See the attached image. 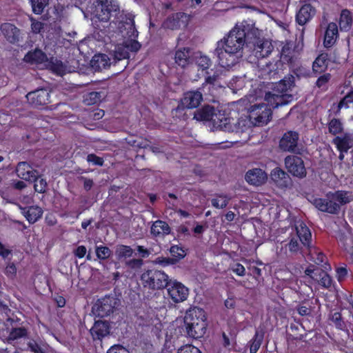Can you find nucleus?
Wrapping results in <instances>:
<instances>
[{
    "label": "nucleus",
    "mask_w": 353,
    "mask_h": 353,
    "mask_svg": "<svg viewBox=\"0 0 353 353\" xmlns=\"http://www.w3.org/2000/svg\"><path fill=\"white\" fill-rule=\"evenodd\" d=\"M48 57L46 54L39 48L28 52L23 60L30 64H40L46 63Z\"/></svg>",
    "instance_id": "a878e982"
},
{
    "label": "nucleus",
    "mask_w": 353,
    "mask_h": 353,
    "mask_svg": "<svg viewBox=\"0 0 353 353\" xmlns=\"http://www.w3.org/2000/svg\"><path fill=\"white\" fill-rule=\"evenodd\" d=\"M328 131L332 135H336L343 132V125L340 119L333 118L328 123Z\"/></svg>",
    "instance_id": "58836bf2"
},
{
    "label": "nucleus",
    "mask_w": 353,
    "mask_h": 353,
    "mask_svg": "<svg viewBox=\"0 0 353 353\" xmlns=\"http://www.w3.org/2000/svg\"><path fill=\"white\" fill-rule=\"evenodd\" d=\"M95 253L99 260L104 261L110 257L112 251L108 246L100 245L96 246Z\"/></svg>",
    "instance_id": "a18cd8bd"
},
{
    "label": "nucleus",
    "mask_w": 353,
    "mask_h": 353,
    "mask_svg": "<svg viewBox=\"0 0 353 353\" xmlns=\"http://www.w3.org/2000/svg\"><path fill=\"white\" fill-rule=\"evenodd\" d=\"M220 75L221 72L219 70L214 71L212 75H208L205 77V83L214 85L219 79Z\"/></svg>",
    "instance_id": "69168bd1"
},
{
    "label": "nucleus",
    "mask_w": 353,
    "mask_h": 353,
    "mask_svg": "<svg viewBox=\"0 0 353 353\" xmlns=\"http://www.w3.org/2000/svg\"><path fill=\"white\" fill-rule=\"evenodd\" d=\"M314 281H317L319 285L325 289L330 288L333 285L332 276L321 268H317Z\"/></svg>",
    "instance_id": "473e14b6"
},
{
    "label": "nucleus",
    "mask_w": 353,
    "mask_h": 353,
    "mask_svg": "<svg viewBox=\"0 0 353 353\" xmlns=\"http://www.w3.org/2000/svg\"><path fill=\"white\" fill-rule=\"evenodd\" d=\"M28 330L24 327H12L8 334L9 341H15L27 336Z\"/></svg>",
    "instance_id": "a19ab883"
},
{
    "label": "nucleus",
    "mask_w": 353,
    "mask_h": 353,
    "mask_svg": "<svg viewBox=\"0 0 353 353\" xmlns=\"http://www.w3.org/2000/svg\"><path fill=\"white\" fill-rule=\"evenodd\" d=\"M207 321V316L205 310L198 307H190L185 312L184 316V324L190 323Z\"/></svg>",
    "instance_id": "b1692460"
},
{
    "label": "nucleus",
    "mask_w": 353,
    "mask_h": 353,
    "mask_svg": "<svg viewBox=\"0 0 353 353\" xmlns=\"http://www.w3.org/2000/svg\"><path fill=\"white\" fill-rule=\"evenodd\" d=\"M102 98L101 92H90L85 95L83 103L86 105H92L97 104L101 102Z\"/></svg>",
    "instance_id": "79ce46f5"
},
{
    "label": "nucleus",
    "mask_w": 353,
    "mask_h": 353,
    "mask_svg": "<svg viewBox=\"0 0 353 353\" xmlns=\"http://www.w3.org/2000/svg\"><path fill=\"white\" fill-rule=\"evenodd\" d=\"M114 57L118 60L128 59L129 52L124 45L117 46L115 50Z\"/></svg>",
    "instance_id": "3c124183"
},
{
    "label": "nucleus",
    "mask_w": 353,
    "mask_h": 353,
    "mask_svg": "<svg viewBox=\"0 0 353 353\" xmlns=\"http://www.w3.org/2000/svg\"><path fill=\"white\" fill-rule=\"evenodd\" d=\"M194 119L199 121H214L217 119L219 121V126L224 128L225 130H230L231 128L230 117H227L224 114H221L220 111L216 113L215 108L210 105H205L201 108L196 110L194 114Z\"/></svg>",
    "instance_id": "423d86ee"
},
{
    "label": "nucleus",
    "mask_w": 353,
    "mask_h": 353,
    "mask_svg": "<svg viewBox=\"0 0 353 353\" xmlns=\"http://www.w3.org/2000/svg\"><path fill=\"white\" fill-rule=\"evenodd\" d=\"M29 103L34 108H44L50 103V91L46 88L37 89L26 94Z\"/></svg>",
    "instance_id": "f8f14e48"
},
{
    "label": "nucleus",
    "mask_w": 353,
    "mask_h": 353,
    "mask_svg": "<svg viewBox=\"0 0 353 353\" xmlns=\"http://www.w3.org/2000/svg\"><path fill=\"white\" fill-rule=\"evenodd\" d=\"M23 214L30 223L37 222L43 214V210L38 206H29L23 209Z\"/></svg>",
    "instance_id": "2f4dec72"
},
{
    "label": "nucleus",
    "mask_w": 353,
    "mask_h": 353,
    "mask_svg": "<svg viewBox=\"0 0 353 353\" xmlns=\"http://www.w3.org/2000/svg\"><path fill=\"white\" fill-rule=\"evenodd\" d=\"M336 278L337 281L341 283L345 281L349 276L350 270L347 269L346 264L338 266L335 269Z\"/></svg>",
    "instance_id": "de8ad7c7"
},
{
    "label": "nucleus",
    "mask_w": 353,
    "mask_h": 353,
    "mask_svg": "<svg viewBox=\"0 0 353 353\" xmlns=\"http://www.w3.org/2000/svg\"><path fill=\"white\" fill-rule=\"evenodd\" d=\"M118 11V6L111 0H95L90 8L91 14L100 21H108L112 13Z\"/></svg>",
    "instance_id": "0eeeda50"
},
{
    "label": "nucleus",
    "mask_w": 353,
    "mask_h": 353,
    "mask_svg": "<svg viewBox=\"0 0 353 353\" xmlns=\"http://www.w3.org/2000/svg\"><path fill=\"white\" fill-rule=\"evenodd\" d=\"M34 182V190L39 193H43L46 192L47 188V182L46 179L41 178L38 174V176H36L35 180L30 181Z\"/></svg>",
    "instance_id": "8fccbe9b"
},
{
    "label": "nucleus",
    "mask_w": 353,
    "mask_h": 353,
    "mask_svg": "<svg viewBox=\"0 0 353 353\" xmlns=\"http://www.w3.org/2000/svg\"><path fill=\"white\" fill-rule=\"evenodd\" d=\"M193 61L192 51L189 47L179 48L174 53V61L181 68H185Z\"/></svg>",
    "instance_id": "5701e85b"
},
{
    "label": "nucleus",
    "mask_w": 353,
    "mask_h": 353,
    "mask_svg": "<svg viewBox=\"0 0 353 353\" xmlns=\"http://www.w3.org/2000/svg\"><path fill=\"white\" fill-rule=\"evenodd\" d=\"M110 59L105 54H95L90 61V66L95 72L101 71L110 67Z\"/></svg>",
    "instance_id": "cd10ccee"
},
{
    "label": "nucleus",
    "mask_w": 353,
    "mask_h": 353,
    "mask_svg": "<svg viewBox=\"0 0 353 353\" xmlns=\"http://www.w3.org/2000/svg\"><path fill=\"white\" fill-rule=\"evenodd\" d=\"M293 46V43L291 42H287L283 45L280 52V60L283 63L287 64L290 68L294 69L299 65L300 52Z\"/></svg>",
    "instance_id": "9b49d317"
},
{
    "label": "nucleus",
    "mask_w": 353,
    "mask_h": 353,
    "mask_svg": "<svg viewBox=\"0 0 353 353\" xmlns=\"http://www.w3.org/2000/svg\"><path fill=\"white\" fill-rule=\"evenodd\" d=\"M124 46L126 47L128 52L130 51L132 52H138L141 47L140 43L136 41L135 39H132L129 41L125 42Z\"/></svg>",
    "instance_id": "4d7b16f0"
},
{
    "label": "nucleus",
    "mask_w": 353,
    "mask_h": 353,
    "mask_svg": "<svg viewBox=\"0 0 353 353\" xmlns=\"http://www.w3.org/2000/svg\"><path fill=\"white\" fill-rule=\"evenodd\" d=\"M0 30L8 43L15 45L19 42L21 32L14 24L10 23H2Z\"/></svg>",
    "instance_id": "aec40b11"
},
{
    "label": "nucleus",
    "mask_w": 353,
    "mask_h": 353,
    "mask_svg": "<svg viewBox=\"0 0 353 353\" xmlns=\"http://www.w3.org/2000/svg\"><path fill=\"white\" fill-rule=\"evenodd\" d=\"M299 139L298 132L292 130L287 131L279 141V148L284 152H296L299 150Z\"/></svg>",
    "instance_id": "4468645a"
},
{
    "label": "nucleus",
    "mask_w": 353,
    "mask_h": 353,
    "mask_svg": "<svg viewBox=\"0 0 353 353\" xmlns=\"http://www.w3.org/2000/svg\"><path fill=\"white\" fill-rule=\"evenodd\" d=\"M187 336L194 339H199L204 336L207 331L208 323L205 322H196L184 324Z\"/></svg>",
    "instance_id": "412c9836"
},
{
    "label": "nucleus",
    "mask_w": 353,
    "mask_h": 353,
    "mask_svg": "<svg viewBox=\"0 0 353 353\" xmlns=\"http://www.w3.org/2000/svg\"><path fill=\"white\" fill-rule=\"evenodd\" d=\"M231 270L234 273H235L238 276H243L245 274V269L244 266L239 263H236L233 264L231 266Z\"/></svg>",
    "instance_id": "bf43d9fd"
},
{
    "label": "nucleus",
    "mask_w": 353,
    "mask_h": 353,
    "mask_svg": "<svg viewBox=\"0 0 353 353\" xmlns=\"http://www.w3.org/2000/svg\"><path fill=\"white\" fill-rule=\"evenodd\" d=\"M296 233L291 234L285 245V249L292 254L301 253L303 248L309 249L312 243V233L302 221L295 223Z\"/></svg>",
    "instance_id": "7ed1b4c3"
},
{
    "label": "nucleus",
    "mask_w": 353,
    "mask_h": 353,
    "mask_svg": "<svg viewBox=\"0 0 353 353\" xmlns=\"http://www.w3.org/2000/svg\"><path fill=\"white\" fill-rule=\"evenodd\" d=\"M268 179L267 174L261 168H253L249 170L245 175V179L250 185L259 186L265 183Z\"/></svg>",
    "instance_id": "4be33fe9"
},
{
    "label": "nucleus",
    "mask_w": 353,
    "mask_h": 353,
    "mask_svg": "<svg viewBox=\"0 0 353 353\" xmlns=\"http://www.w3.org/2000/svg\"><path fill=\"white\" fill-rule=\"evenodd\" d=\"M221 343L224 348L230 350L236 344L235 336L231 332L227 334L223 332L221 334Z\"/></svg>",
    "instance_id": "ea45409f"
},
{
    "label": "nucleus",
    "mask_w": 353,
    "mask_h": 353,
    "mask_svg": "<svg viewBox=\"0 0 353 353\" xmlns=\"http://www.w3.org/2000/svg\"><path fill=\"white\" fill-rule=\"evenodd\" d=\"M215 196V198L211 199V203L216 209L225 208L230 200V198L223 194H216Z\"/></svg>",
    "instance_id": "4c0bfd02"
},
{
    "label": "nucleus",
    "mask_w": 353,
    "mask_h": 353,
    "mask_svg": "<svg viewBox=\"0 0 353 353\" xmlns=\"http://www.w3.org/2000/svg\"><path fill=\"white\" fill-rule=\"evenodd\" d=\"M285 165L288 172L293 176L304 177L306 175V170L301 157L291 155L285 159Z\"/></svg>",
    "instance_id": "ddd939ff"
},
{
    "label": "nucleus",
    "mask_w": 353,
    "mask_h": 353,
    "mask_svg": "<svg viewBox=\"0 0 353 353\" xmlns=\"http://www.w3.org/2000/svg\"><path fill=\"white\" fill-rule=\"evenodd\" d=\"M87 252V249L85 245H79L75 250L73 251L74 255L79 258L82 259L85 256Z\"/></svg>",
    "instance_id": "e2e57ef3"
},
{
    "label": "nucleus",
    "mask_w": 353,
    "mask_h": 353,
    "mask_svg": "<svg viewBox=\"0 0 353 353\" xmlns=\"http://www.w3.org/2000/svg\"><path fill=\"white\" fill-rule=\"evenodd\" d=\"M176 353H202V352L199 347L192 344H186L179 347Z\"/></svg>",
    "instance_id": "864d4df0"
},
{
    "label": "nucleus",
    "mask_w": 353,
    "mask_h": 353,
    "mask_svg": "<svg viewBox=\"0 0 353 353\" xmlns=\"http://www.w3.org/2000/svg\"><path fill=\"white\" fill-rule=\"evenodd\" d=\"M332 143L336 145V148L340 153L347 152L350 148V140L347 137H334Z\"/></svg>",
    "instance_id": "c9c22d12"
},
{
    "label": "nucleus",
    "mask_w": 353,
    "mask_h": 353,
    "mask_svg": "<svg viewBox=\"0 0 353 353\" xmlns=\"http://www.w3.org/2000/svg\"><path fill=\"white\" fill-rule=\"evenodd\" d=\"M107 353H130L128 349L121 345H114L107 352Z\"/></svg>",
    "instance_id": "052dcab7"
},
{
    "label": "nucleus",
    "mask_w": 353,
    "mask_h": 353,
    "mask_svg": "<svg viewBox=\"0 0 353 353\" xmlns=\"http://www.w3.org/2000/svg\"><path fill=\"white\" fill-rule=\"evenodd\" d=\"M338 37V27L335 23H328L324 34V46L326 48L332 46Z\"/></svg>",
    "instance_id": "c756f323"
},
{
    "label": "nucleus",
    "mask_w": 353,
    "mask_h": 353,
    "mask_svg": "<svg viewBox=\"0 0 353 353\" xmlns=\"http://www.w3.org/2000/svg\"><path fill=\"white\" fill-rule=\"evenodd\" d=\"M203 99V94L200 91L190 90L183 94L181 103L185 108L194 109L199 106Z\"/></svg>",
    "instance_id": "f3484780"
},
{
    "label": "nucleus",
    "mask_w": 353,
    "mask_h": 353,
    "mask_svg": "<svg viewBox=\"0 0 353 353\" xmlns=\"http://www.w3.org/2000/svg\"><path fill=\"white\" fill-rule=\"evenodd\" d=\"M166 288L168 296L175 303L185 301L188 296L189 289L176 280L170 279Z\"/></svg>",
    "instance_id": "9d476101"
},
{
    "label": "nucleus",
    "mask_w": 353,
    "mask_h": 353,
    "mask_svg": "<svg viewBox=\"0 0 353 353\" xmlns=\"http://www.w3.org/2000/svg\"><path fill=\"white\" fill-rule=\"evenodd\" d=\"M316 12V8L305 1L296 13V22L300 26H304L312 19Z\"/></svg>",
    "instance_id": "2eb2a0df"
},
{
    "label": "nucleus",
    "mask_w": 353,
    "mask_h": 353,
    "mask_svg": "<svg viewBox=\"0 0 353 353\" xmlns=\"http://www.w3.org/2000/svg\"><path fill=\"white\" fill-rule=\"evenodd\" d=\"M188 17L184 12H176L169 16L164 21V26L170 30H178L187 26Z\"/></svg>",
    "instance_id": "a211bd4d"
},
{
    "label": "nucleus",
    "mask_w": 353,
    "mask_h": 353,
    "mask_svg": "<svg viewBox=\"0 0 353 353\" xmlns=\"http://www.w3.org/2000/svg\"><path fill=\"white\" fill-rule=\"evenodd\" d=\"M117 305V299L111 295H106L99 299L92 307L94 314L103 318L113 313Z\"/></svg>",
    "instance_id": "1a4fd4ad"
},
{
    "label": "nucleus",
    "mask_w": 353,
    "mask_h": 353,
    "mask_svg": "<svg viewBox=\"0 0 353 353\" xmlns=\"http://www.w3.org/2000/svg\"><path fill=\"white\" fill-rule=\"evenodd\" d=\"M196 63L198 67L202 70H208L212 62L208 57L201 55L197 58Z\"/></svg>",
    "instance_id": "603ef678"
},
{
    "label": "nucleus",
    "mask_w": 353,
    "mask_h": 353,
    "mask_svg": "<svg viewBox=\"0 0 353 353\" xmlns=\"http://www.w3.org/2000/svg\"><path fill=\"white\" fill-rule=\"evenodd\" d=\"M328 320L334 324L337 330L348 332L347 324L343 320L340 312H331L329 314Z\"/></svg>",
    "instance_id": "f704fd0d"
},
{
    "label": "nucleus",
    "mask_w": 353,
    "mask_h": 353,
    "mask_svg": "<svg viewBox=\"0 0 353 353\" xmlns=\"http://www.w3.org/2000/svg\"><path fill=\"white\" fill-rule=\"evenodd\" d=\"M264 335L265 332L263 330H256L254 336L248 342L250 353H256L258 352L263 343Z\"/></svg>",
    "instance_id": "72a5a7b5"
},
{
    "label": "nucleus",
    "mask_w": 353,
    "mask_h": 353,
    "mask_svg": "<svg viewBox=\"0 0 353 353\" xmlns=\"http://www.w3.org/2000/svg\"><path fill=\"white\" fill-rule=\"evenodd\" d=\"M141 281L145 288L163 290L169 284V276L163 271L151 269L145 271L141 276Z\"/></svg>",
    "instance_id": "39448f33"
},
{
    "label": "nucleus",
    "mask_w": 353,
    "mask_h": 353,
    "mask_svg": "<svg viewBox=\"0 0 353 353\" xmlns=\"http://www.w3.org/2000/svg\"><path fill=\"white\" fill-rule=\"evenodd\" d=\"M331 79V74L330 73H325L321 75L316 81V87L321 88L327 85Z\"/></svg>",
    "instance_id": "13d9d810"
},
{
    "label": "nucleus",
    "mask_w": 353,
    "mask_h": 353,
    "mask_svg": "<svg viewBox=\"0 0 353 353\" xmlns=\"http://www.w3.org/2000/svg\"><path fill=\"white\" fill-rule=\"evenodd\" d=\"M115 254L119 259L131 257L133 254V250L129 245L121 244L117 245Z\"/></svg>",
    "instance_id": "37998d69"
},
{
    "label": "nucleus",
    "mask_w": 353,
    "mask_h": 353,
    "mask_svg": "<svg viewBox=\"0 0 353 353\" xmlns=\"http://www.w3.org/2000/svg\"><path fill=\"white\" fill-rule=\"evenodd\" d=\"M352 23V14L348 10H343L340 16L339 26L342 30H349Z\"/></svg>",
    "instance_id": "e433bc0d"
},
{
    "label": "nucleus",
    "mask_w": 353,
    "mask_h": 353,
    "mask_svg": "<svg viewBox=\"0 0 353 353\" xmlns=\"http://www.w3.org/2000/svg\"><path fill=\"white\" fill-rule=\"evenodd\" d=\"M326 199L312 196L309 201L319 211L332 214H336L340 210V205L350 203L352 200L350 192L338 190L333 194H327Z\"/></svg>",
    "instance_id": "f03ea898"
},
{
    "label": "nucleus",
    "mask_w": 353,
    "mask_h": 353,
    "mask_svg": "<svg viewBox=\"0 0 353 353\" xmlns=\"http://www.w3.org/2000/svg\"><path fill=\"white\" fill-rule=\"evenodd\" d=\"M259 34L258 28L248 21L236 23L227 37L216 43L214 54L220 67L228 69L235 65L241 56L238 54L245 45L252 49L253 54L258 59L268 57L273 46L270 41L260 38Z\"/></svg>",
    "instance_id": "f257e3e1"
},
{
    "label": "nucleus",
    "mask_w": 353,
    "mask_h": 353,
    "mask_svg": "<svg viewBox=\"0 0 353 353\" xmlns=\"http://www.w3.org/2000/svg\"><path fill=\"white\" fill-rule=\"evenodd\" d=\"M170 252L172 256V259L174 260V263L183 259L185 256V252L183 248L178 245H172L170 248Z\"/></svg>",
    "instance_id": "c03bdc74"
},
{
    "label": "nucleus",
    "mask_w": 353,
    "mask_h": 353,
    "mask_svg": "<svg viewBox=\"0 0 353 353\" xmlns=\"http://www.w3.org/2000/svg\"><path fill=\"white\" fill-rule=\"evenodd\" d=\"M90 332L94 341H101L105 336L110 334V323L106 321H95L90 330Z\"/></svg>",
    "instance_id": "dca6fc26"
},
{
    "label": "nucleus",
    "mask_w": 353,
    "mask_h": 353,
    "mask_svg": "<svg viewBox=\"0 0 353 353\" xmlns=\"http://www.w3.org/2000/svg\"><path fill=\"white\" fill-rule=\"evenodd\" d=\"M294 80L282 79L274 87V93L268 92L265 94V99L269 106L276 108L279 106L285 105L291 103L294 97L292 94L286 92L294 85Z\"/></svg>",
    "instance_id": "20e7f679"
},
{
    "label": "nucleus",
    "mask_w": 353,
    "mask_h": 353,
    "mask_svg": "<svg viewBox=\"0 0 353 353\" xmlns=\"http://www.w3.org/2000/svg\"><path fill=\"white\" fill-rule=\"evenodd\" d=\"M48 2L49 0H30L32 12L36 14H41Z\"/></svg>",
    "instance_id": "49530a36"
},
{
    "label": "nucleus",
    "mask_w": 353,
    "mask_h": 353,
    "mask_svg": "<svg viewBox=\"0 0 353 353\" xmlns=\"http://www.w3.org/2000/svg\"><path fill=\"white\" fill-rule=\"evenodd\" d=\"M15 171L20 179L28 181L35 180L36 176H38V171L26 161L19 162Z\"/></svg>",
    "instance_id": "6ab92c4d"
},
{
    "label": "nucleus",
    "mask_w": 353,
    "mask_h": 353,
    "mask_svg": "<svg viewBox=\"0 0 353 353\" xmlns=\"http://www.w3.org/2000/svg\"><path fill=\"white\" fill-rule=\"evenodd\" d=\"M353 103V88L343 98L341 99L337 105V110L336 114L340 112L341 108H348L349 103Z\"/></svg>",
    "instance_id": "09e8293b"
},
{
    "label": "nucleus",
    "mask_w": 353,
    "mask_h": 353,
    "mask_svg": "<svg viewBox=\"0 0 353 353\" xmlns=\"http://www.w3.org/2000/svg\"><path fill=\"white\" fill-rule=\"evenodd\" d=\"M328 54L327 53L320 54L312 63V71L315 74L324 72L328 66Z\"/></svg>",
    "instance_id": "7c9ffc66"
},
{
    "label": "nucleus",
    "mask_w": 353,
    "mask_h": 353,
    "mask_svg": "<svg viewBox=\"0 0 353 353\" xmlns=\"http://www.w3.org/2000/svg\"><path fill=\"white\" fill-rule=\"evenodd\" d=\"M272 114V111L268 104L260 103L250 107L248 117L254 125L263 126L270 120Z\"/></svg>",
    "instance_id": "6e6552de"
},
{
    "label": "nucleus",
    "mask_w": 353,
    "mask_h": 353,
    "mask_svg": "<svg viewBox=\"0 0 353 353\" xmlns=\"http://www.w3.org/2000/svg\"><path fill=\"white\" fill-rule=\"evenodd\" d=\"M314 262L321 267L326 268L325 265L327 264V256L321 252L316 253V257H314Z\"/></svg>",
    "instance_id": "5fc2aeb1"
},
{
    "label": "nucleus",
    "mask_w": 353,
    "mask_h": 353,
    "mask_svg": "<svg viewBox=\"0 0 353 353\" xmlns=\"http://www.w3.org/2000/svg\"><path fill=\"white\" fill-rule=\"evenodd\" d=\"M171 232V228L167 222L157 220L150 228V233L154 237H163Z\"/></svg>",
    "instance_id": "bb28decb"
},
{
    "label": "nucleus",
    "mask_w": 353,
    "mask_h": 353,
    "mask_svg": "<svg viewBox=\"0 0 353 353\" xmlns=\"http://www.w3.org/2000/svg\"><path fill=\"white\" fill-rule=\"evenodd\" d=\"M5 274L9 276H15L16 274H17V268H16V265L13 263H9L6 267V269H5Z\"/></svg>",
    "instance_id": "774afa93"
},
{
    "label": "nucleus",
    "mask_w": 353,
    "mask_h": 353,
    "mask_svg": "<svg viewBox=\"0 0 353 353\" xmlns=\"http://www.w3.org/2000/svg\"><path fill=\"white\" fill-rule=\"evenodd\" d=\"M28 347L34 353H45V350L36 342H29Z\"/></svg>",
    "instance_id": "338daca9"
},
{
    "label": "nucleus",
    "mask_w": 353,
    "mask_h": 353,
    "mask_svg": "<svg viewBox=\"0 0 353 353\" xmlns=\"http://www.w3.org/2000/svg\"><path fill=\"white\" fill-rule=\"evenodd\" d=\"M87 161L94 165L102 166L104 163V160L102 157H98L95 154H89L87 156Z\"/></svg>",
    "instance_id": "6e6d98bb"
},
{
    "label": "nucleus",
    "mask_w": 353,
    "mask_h": 353,
    "mask_svg": "<svg viewBox=\"0 0 353 353\" xmlns=\"http://www.w3.org/2000/svg\"><path fill=\"white\" fill-rule=\"evenodd\" d=\"M44 24L39 21L32 19L31 28L34 33L38 34L43 29Z\"/></svg>",
    "instance_id": "680f3d73"
},
{
    "label": "nucleus",
    "mask_w": 353,
    "mask_h": 353,
    "mask_svg": "<svg viewBox=\"0 0 353 353\" xmlns=\"http://www.w3.org/2000/svg\"><path fill=\"white\" fill-rule=\"evenodd\" d=\"M270 177L275 184L281 188H287L291 182L288 174L280 168L273 169Z\"/></svg>",
    "instance_id": "393cba45"
},
{
    "label": "nucleus",
    "mask_w": 353,
    "mask_h": 353,
    "mask_svg": "<svg viewBox=\"0 0 353 353\" xmlns=\"http://www.w3.org/2000/svg\"><path fill=\"white\" fill-rule=\"evenodd\" d=\"M45 65L46 68L51 70L52 73L57 75L63 76L66 73L65 65L63 63L62 61L56 57H52L50 59L48 58Z\"/></svg>",
    "instance_id": "c85d7f7f"
},
{
    "label": "nucleus",
    "mask_w": 353,
    "mask_h": 353,
    "mask_svg": "<svg viewBox=\"0 0 353 353\" xmlns=\"http://www.w3.org/2000/svg\"><path fill=\"white\" fill-rule=\"evenodd\" d=\"M128 20H129V22H127V23L130 26V31H128V34H129L130 32V34H129V36L130 37L136 38L138 37V31L137 30V29L135 28L134 20L133 18H131V17L128 18Z\"/></svg>",
    "instance_id": "0e129e2a"
}]
</instances>
